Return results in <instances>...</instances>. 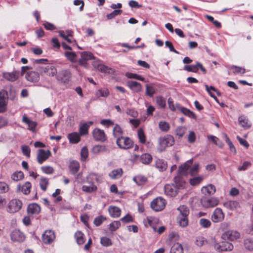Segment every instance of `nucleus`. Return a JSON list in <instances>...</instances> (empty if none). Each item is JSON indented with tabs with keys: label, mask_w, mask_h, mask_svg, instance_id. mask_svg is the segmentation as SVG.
Wrapping results in <instances>:
<instances>
[{
	"label": "nucleus",
	"mask_w": 253,
	"mask_h": 253,
	"mask_svg": "<svg viewBox=\"0 0 253 253\" xmlns=\"http://www.w3.org/2000/svg\"><path fill=\"white\" fill-rule=\"evenodd\" d=\"M41 211V207L37 204L33 203L29 204L27 208V211L29 214H38Z\"/></svg>",
	"instance_id": "24"
},
{
	"label": "nucleus",
	"mask_w": 253,
	"mask_h": 253,
	"mask_svg": "<svg viewBox=\"0 0 253 253\" xmlns=\"http://www.w3.org/2000/svg\"><path fill=\"white\" fill-rule=\"evenodd\" d=\"M94 58L93 54L90 52H81V58L79 60L78 62L81 66L87 68L88 66L87 61L94 59Z\"/></svg>",
	"instance_id": "8"
},
{
	"label": "nucleus",
	"mask_w": 253,
	"mask_h": 253,
	"mask_svg": "<svg viewBox=\"0 0 253 253\" xmlns=\"http://www.w3.org/2000/svg\"><path fill=\"white\" fill-rule=\"evenodd\" d=\"M100 243L104 247H109L112 245L111 240L107 237H102L100 238Z\"/></svg>",
	"instance_id": "54"
},
{
	"label": "nucleus",
	"mask_w": 253,
	"mask_h": 253,
	"mask_svg": "<svg viewBox=\"0 0 253 253\" xmlns=\"http://www.w3.org/2000/svg\"><path fill=\"white\" fill-rule=\"evenodd\" d=\"M214 248L218 252L231 251L233 249V245L230 243L224 241L216 243Z\"/></svg>",
	"instance_id": "10"
},
{
	"label": "nucleus",
	"mask_w": 253,
	"mask_h": 253,
	"mask_svg": "<svg viewBox=\"0 0 253 253\" xmlns=\"http://www.w3.org/2000/svg\"><path fill=\"white\" fill-rule=\"evenodd\" d=\"M179 110L184 115L191 118H196L195 114L193 112L191 111L189 109L185 107H182L180 108Z\"/></svg>",
	"instance_id": "43"
},
{
	"label": "nucleus",
	"mask_w": 253,
	"mask_h": 253,
	"mask_svg": "<svg viewBox=\"0 0 253 253\" xmlns=\"http://www.w3.org/2000/svg\"><path fill=\"white\" fill-rule=\"evenodd\" d=\"M177 220L179 226L181 227H185L187 226L188 224V216L178 215Z\"/></svg>",
	"instance_id": "37"
},
{
	"label": "nucleus",
	"mask_w": 253,
	"mask_h": 253,
	"mask_svg": "<svg viewBox=\"0 0 253 253\" xmlns=\"http://www.w3.org/2000/svg\"><path fill=\"white\" fill-rule=\"evenodd\" d=\"M22 122L28 126V129L32 132H36V127L38 125L36 122L29 119L26 114H24L22 117Z\"/></svg>",
	"instance_id": "17"
},
{
	"label": "nucleus",
	"mask_w": 253,
	"mask_h": 253,
	"mask_svg": "<svg viewBox=\"0 0 253 253\" xmlns=\"http://www.w3.org/2000/svg\"><path fill=\"white\" fill-rule=\"evenodd\" d=\"M24 177V174L21 171H16L11 175V179L15 181L22 179Z\"/></svg>",
	"instance_id": "46"
},
{
	"label": "nucleus",
	"mask_w": 253,
	"mask_h": 253,
	"mask_svg": "<svg viewBox=\"0 0 253 253\" xmlns=\"http://www.w3.org/2000/svg\"><path fill=\"white\" fill-rule=\"evenodd\" d=\"M177 210L179 211V215L188 216L189 214V210L188 207L184 205L180 206Z\"/></svg>",
	"instance_id": "49"
},
{
	"label": "nucleus",
	"mask_w": 253,
	"mask_h": 253,
	"mask_svg": "<svg viewBox=\"0 0 253 253\" xmlns=\"http://www.w3.org/2000/svg\"><path fill=\"white\" fill-rule=\"evenodd\" d=\"M43 72L47 73L49 76L53 77L57 75V71L55 67L53 66H47L42 68Z\"/></svg>",
	"instance_id": "28"
},
{
	"label": "nucleus",
	"mask_w": 253,
	"mask_h": 253,
	"mask_svg": "<svg viewBox=\"0 0 253 253\" xmlns=\"http://www.w3.org/2000/svg\"><path fill=\"white\" fill-rule=\"evenodd\" d=\"M92 65L94 68L102 73H106L109 70V68L108 67L101 64L98 61H93L92 63Z\"/></svg>",
	"instance_id": "30"
},
{
	"label": "nucleus",
	"mask_w": 253,
	"mask_h": 253,
	"mask_svg": "<svg viewBox=\"0 0 253 253\" xmlns=\"http://www.w3.org/2000/svg\"><path fill=\"white\" fill-rule=\"evenodd\" d=\"M156 103L157 105L161 108H165L166 106V101L165 99L162 96L156 97Z\"/></svg>",
	"instance_id": "48"
},
{
	"label": "nucleus",
	"mask_w": 253,
	"mask_h": 253,
	"mask_svg": "<svg viewBox=\"0 0 253 253\" xmlns=\"http://www.w3.org/2000/svg\"><path fill=\"white\" fill-rule=\"evenodd\" d=\"M25 78L28 81L37 82L40 79L39 74L35 71H30L26 73Z\"/></svg>",
	"instance_id": "22"
},
{
	"label": "nucleus",
	"mask_w": 253,
	"mask_h": 253,
	"mask_svg": "<svg viewBox=\"0 0 253 253\" xmlns=\"http://www.w3.org/2000/svg\"><path fill=\"white\" fill-rule=\"evenodd\" d=\"M22 203L17 199H13L10 200L8 204V211L14 213L18 211L22 208Z\"/></svg>",
	"instance_id": "7"
},
{
	"label": "nucleus",
	"mask_w": 253,
	"mask_h": 253,
	"mask_svg": "<svg viewBox=\"0 0 253 253\" xmlns=\"http://www.w3.org/2000/svg\"><path fill=\"white\" fill-rule=\"evenodd\" d=\"M123 173V171L122 169L120 168L112 170L109 174V176L113 179H118L122 176Z\"/></svg>",
	"instance_id": "35"
},
{
	"label": "nucleus",
	"mask_w": 253,
	"mask_h": 253,
	"mask_svg": "<svg viewBox=\"0 0 253 253\" xmlns=\"http://www.w3.org/2000/svg\"><path fill=\"white\" fill-rule=\"evenodd\" d=\"M68 138L70 142L73 144L78 143L81 140L80 135L76 132L69 133L68 135Z\"/></svg>",
	"instance_id": "31"
},
{
	"label": "nucleus",
	"mask_w": 253,
	"mask_h": 253,
	"mask_svg": "<svg viewBox=\"0 0 253 253\" xmlns=\"http://www.w3.org/2000/svg\"><path fill=\"white\" fill-rule=\"evenodd\" d=\"M109 94V91L106 88L100 89L97 92V95L101 97H106Z\"/></svg>",
	"instance_id": "63"
},
{
	"label": "nucleus",
	"mask_w": 253,
	"mask_h": 253,
	"mask_svg": "<svg viewBox=\"0 0 253 253\" xmlns=\"http://www.w3.org/2000/svg\"><path fill=\"white\" fill-rule=\"evenodd\" d=\"M155 88L151 85L147 84L146 86V94L150 97H152L155 93Z\"/></svg>",
	"instance_id": "62"
},
{
	"label": "nucleus",
	"mask_w": 253,
	"mask_h": 253,
	"mask_svg": "<svg viewBox=\"0 0 253 253\" xmlns=\"http://www.w3.org/2000/svg\"><path fill=\"white\" fill-rule=\"evenodd\" d=\"M9 189V186L5 182L0 181V193H5L8 191Z\"/></svg>",
	"instance_id": "61"
},
{
	"label": "nucleus",
	"mask_w": 253,
	"mask_h": 253,
	"mask_svg": "<svg viewBox=\"0 0 253 253\" xmlns=\"http://www.w3.org/2000/svg\"><path fill=\"white\" fill-rule=\"evenodd\" d=\"M193 162V159H191L187 161L183 165L180 166L178 168L177 174L176 176H179L181 179H183L182 176H186L187 175V171L192 164Z\"/></svg>",
	"instance_id": "6"
},
{
	"label": "nucleus",
	"mask_w": 253,
	"mask_h": 253,
	"mask_svg": "<svg viewBox=\"0 0 253 253\" xmlns=\"http://www.w3.org/2000/svg\"><path fill=\"white\" fill-rule=\"evenodd\" d=\"M183 249L182 245L176 243L174 244L171 248L170 253H183Z\"/></svg>",
	"instance_id": "39"
},
{
	"label": "nucleus",
	"mask_w": 253,
	"mask_h": 253,
	"mask_svg": "<svg viewBox=\"0 0 253 253\" xmlns=\"http://www.w3.org/2000/svg\"><path fill=\"white\" fill-rule=\"evenodd\" d=\"M51 152L49 150L45 151L43 149H40L38 152L37 161L40 164H42L44 161L48 159L51 155Z\"/></svg>",
	"instance_id": "16"
},
{
	"label": "nucleus",
	"mask_w": 253,
	"mask_h": 253,
	"mask_svg": "<svg viewBox=\"0 0 253 253\" xmlns=\"http://www.w3.org/2000/svg\"><path fill=\"white\" fill-rule=\"evenodd\" d=\"M108 151L107 147L104 145H97L94 146L92 151L94 154H98L102 152H105Z\"/></svg>",
	"instance_id": "36"
},
{
	"label": "nucleus",
	"mask_w": 253,
	"mask_h": 253,
	"mask_svg": "<svg viewBox=\"0 0 253 253\" xmlns=\"http://www.w3.org/2000/svg\"><path fill=\"white\" fill-rule=\"evenodd\" d=\"M74 238L78 245H83L85 241L84 234L81 231H77L74 235Z\"/></svg>",
	"instance_id": "27"
},
{
	"label": "nucleus",
	"mask_w": 253,
	"mask_h": 253,
	"mask_svg": "<svg viewBox=\"0 0 253 253\" xmlns=\"http://www.w3.org/2000/svg\"><path fill=\"white\" fill-rule=\"evenodd\" d=\"M156 167L160 171H164L167 168V163L163 159H159L155 162Z\"/></svg>",
	"instance_id": "29"
},
{
	"label": "nucleus",
	"mask_w": 253,
	"mask_h": 253,
	"mask_svg": "<svg viewBox=\"0 0 253 253\" xmlns=\"http://www.w3.org/2000/svg\"><path fill=\"white\" fill-rule=\"evenodd\" d=\"M32 187L30 182H26L23 185L19 184L17 186V191H21L25 195H28L30 193Z\"/></svg>",
	"instance_id": "21"
},
{
	"label": "nucleus",
	"mask_w": 253,
	"mask_h": 253,
	"mask_svg": "<svg viewBox=\"0 0 253 253\" xmlns=\"http://www.w3.org/2000/svg\"><path fill=\"white\" fill-rule=\"evenodd\" d=\"M122 10L120 9H115L111 13L107 15V18L108 19L114 18L115 16L120 15L122 13Z\"/></svg>",
	"instance_id": "64"
},
{
	"label": "nucleus",
	"mask_w": 253,
	"mask_h": 253,
	"mask_svg": "<svg viewBox=\"0 0 253 253\" xmlns=\"http://www.w3.org/2000/svg\"><path fill=\"white\" fill-rule=\"evenodd\" d=\"M166 204V202L164 199L161 197H157L152 201L151 206L154 211H159L165 208Z\"/></svg>",
	"instance_id": "5"
},
{
	"label": "nucleus",
	"mask_w": 253,
	"mask_h": 253,
	"mask_svg": "<svg viewBox=\"0 0 253 253\" xmlns=\"http://www.w3.org/2000/svg\"><path fill=\"white\" fill-rule=\"evenodd\" d=\"M203 178L202 176H198L193 177L189 180L190 184L192 186H195L201 182Z\"/></svg>",
	"instance_id": "59"
},
{
	"label": "nucleus",
	"mask_w": 253,
	"mask_h": 253,
	"mask_svg": "<svg viewBox=\"0 0 253 253\" xmlns=\"http://www.w3.org/2000/svg\"><path fill=\"white\" fill-rule=\"evenodd\" d=\"M93 124V122L91 121L88 122L84 123L79 129L80 134L81 135L87 134L88 133V128L90 126Z\"/></svg>",
	"instance_id": "33"
},
{
	"label": "nucleus",
	"mask_w": 253,
	"mask_h": 253,
	"mask_svg": "<svg viewBox=\"0 0 253 253\" xmlns=\"http://www.w3.org/2000/svg\"><path fill=\"white\" fill-rule=\"evenodd\" d=\"M152 161V156L148 153L143 154L140 156V161L144 164H149Z\"/></svg>",
	"instance_id": "41"
},
{
	"label": "nucleus",
	"mask_w": 253,
	"mask_h": 253,
	"mask_svg": "<svg viewBox=\"0 0 253 253\" xmlns=\"http://www.w3.org/2000/svg\"><path fill=\"white\" fill-rule=\"evenodd\" d=\"M124 133L122 128L118 124H116L113 129V135L115 138L118 139V138L123 136Z\"/></svg>",
	"instance_id": "32"
},
{
	"label": "nucleus",
	"mask_w": 253,
	"mask_h": 253,
	"mask_svg": "<svg viewBox=\"0 0 253 253\" xmlns=\"http://www.w3.org/2000/svg\"><path fill=\"white\" fill-rule=\"evenodd\" d=\"M125 75L127 78L129 79H134L141 81H144L145 80L144 78L135 73L127 72L126 73Z\"/></svg>",
	"instance_id": "47"
},
{
	"label": "nucleus",
	"mask_w": 253,
	"mask_h": 253,
	"mask_svg": "<svg viewBox=\"0 0 253 253\" xmlns=\"http://www.w3.org/2000/svg\"><path fill=\"white\" fill-rule=\"evenodd\" d=\"M223 206L226 209L231 211L235 210L240 207L239 203L238 201L232 200L224 202Z\"/></svg>",
	"instance_id": "25"
},
{
	"label": "nucleus",
	"mask_w": 253,
	"mask_h": 253,
	"mask_svg": "<svg viewBox=\"0 0 253 253\" xmlns=\"http://www.w3.org/2000/svg\"><path fill=\"white\" fill-rule=\"evenodd\" d=\"M69 168L70 171L72 174H76L80 169V163L77 161H72L70 162Z\"/></svg>",
	"instance_id": "26"
},
{
	"label": "nucleus",
	"mask_w": 253,
	"mask_h": 253,
	"mask_svg": "<svg viewBox=\"0 0 253 253\" xmlns=\"http://www.w3.org/2000/svg\"><path fill=\"white\" fill-rule=\"evenodd\" d=\"M240 237V233L235 230H228L224 232L222 235V238L224 240H228L232 241H235Z\"/></svg>",
	"instance_id": "12"
},
{
	"label": "nucleus",
	"mask_w": 253,
	"mask_h": 253,
	"mask_svg": "<svg viewBox=\"0 0 253 253\" xmlns=\"http://www.w3.org/2000/svg\"><path fill=\"white\" fill-rule=\"evenodd\" d=\"M219 203L218 200L214 197H203L201 199L202 206L205 208H210L215 207Z\"/></svg>",
	"instance_id": "9"
},
{
	"label": "nucleus",
	"mask_w": 253,
	"mask_h": 253,
	"mask_svg": "<svg viewBox=\"0 0 253 253\" xmlns=\"http://www.w3.org/2000/svg\"><path fill=\"white\" fill-rule=\"evenodd\" d=\"M110 216L113 218L119 217L121 215V210L118 207L110 206L108 208Z\"/></svg>",
	"instance_id": "23"
},
{
	"label": "nucleus",
	"mask_w": 253,
	"mask_h": 253,
	"mask_svg": "<svg viewBox=\"0 0 253 253\" xmlns=\"http://www.w3.org/2000/svg\"><path fill=\"white\" fill-rule=\"evenodd\" d=\"M231 69L233 70V73L234 74L242 75L246 72V69L245 68L237 66H232Z\"/></svg>",
	"instance_id": "52"
},
{
	"label": "nucleus",
	"mask_w": 253,
	"mask_h": 253,
	"mask_svg": "<svg viewBox=\"0 0 253 253\" xmlns=\"http://www.w3.org/2000/svg\"><path fill=\"white\" fill-rule=\"evenodd\" d=\"M127 86L135 92H139L142 91V87L140 83L133 81H129L127 83Z\"/></svg>",
	"instance_id": "19"
},
{
	"label": "nucleus",
	"mask_w": 253,
	"mask_h": 253,
	"mask_svg": "<svg viewBox=\"0 0 253 253\" xmlns=\"http://www.w3.org/2000/svg\"><path fill=\"white\" fill-rule=\"evenodd\" d=\"M199 164L195 163L192 167L190 166L189 169V173L192 176L197 175L199 172Z\"/></svg>",
	"instance_id": "40"
},
{
	"label": "nucleus",
	"mask_w": 253,
	"mask_h": 253,
	"mask_svg": "<svg viewBox=\"0 0 253 253\" xmlns=\"http://www.w3.org/2000/svg\"><path fill=\"white\" fill-rule=\"evenodd\" d=\"M97 190V187L93 184L91 186L84 185L82 187V190L86 193H92L96 191Z\"/></svg>",
	"instance_id": "51"
},
{
	"label": "nucleus",
	"mask_w": 253,
	"mask_h": 253,
	"mask_svg": "<svg viewBox=\"0 0 253 253\" xmlns=\"http://www.w3.org/2000/svg\"><path fill=\"white\" fill-rule=\"evenodd\" d=\"M121 225L119 221H114L109 224V230L111 232L115 231L121 226Z\"/></svg>",
	"instance_id": "55"
},
{
	"label": "nucleus",
	"mask_w": 253,
	"mask_h": 253,
	"mask_svg": "<svg viewBox=\"0 0 253 253\" xmlns=\"http://www.w3.org/2000/svg\"><path fill=\"white\" fill-rule=\"evenodd\" d=\"M174 142V137L170 134L161 136L158 140L157 150L160 152H163L167 148L173 145Z\"/></svg>",
	"instance_id": "2"
},
{
	"label": "nucleus",
	"mask_w": 253,
	"mask_h": 253,
	"mask_svg": "<svg viewBox=\"0 0 253 253\" xmlns=\"http://www.w3.org/2000/svg\"><path fill=\"white\" fill-rule=\"evenodd\" d=\"M19 73L17 71L12 72H4L3 73V77L7 81L14 82L19 78Z\"/></svg>",
	"instance_id": "18"
},
{
	"label": "nucleus",
	"mask_w": 253,
	"mask_h": 253,
	"mask_svg": "<svg viewBox=\"0 0 253 253\" xmlns=\"http://www.w3.org/2000/svg\"><path fill=\"white\" fill-rule=\"evenodd\" d=\"M238 122L240 126L245 129L250 128L252 126L251 123L249 121L248 118L244 115L239 117Z\"/></svg>",
	"instance_id": "20"
},
{
	"label": "nucleus",
	"mask_w": 253,
	"mask_h": 253,
	"mask_svg": "<svg viewBox=\"0 0 253 253\" xmlns=\"http://www.w3.org/2000/svg\"><path fill=\"white\" fill-rule=\"evenodd\" d=\"M41 169L43 173L47 174H52L54 172V169L51 166H42Z\"/></svg>",
	"instance_id": "60"
},
{
	"label": "nucleus",
	"mask_w": 253,
	"mask_h": 253,
	"mask_svg": "<svg viewBox=\"0 0 253 253\" xmlns=\"http://www.w3.org/2000/svg\"><path fill=\"white\" fill-rule=\"evenodd\" d=\"M245 248L249 251H253V240L251 239H247L244 241Z\"/></svg>",
	"instance_id": "57"
},
{
	"label": "nucleus",
	"mask_w": 253,
	"mask_h": 253,
	"mask_svg": "<svg viewBox=\"0 0 253 253\" xmlns=\"http://www.w3.org/2000/svg\"><path fill=\"white\" fill-rule=\"evenodd\" d=\"M64 55L71 62L75 63L77 62V55L75 52L65 51Z\"/></svg>",
	"instance_id": "34"
},
{
	"label": "nucleus",
	"mask_w": 253,
	"mask_h": 253,
	"mask_svg": "<svg viewBox=\"0 0 253 253\" xmlns=\"http://www.w3.org/2000/svg\"><path fill=\"white\" fill-rule=\"evenodd\" d=\"M159 127L162 131L167 132L169 130L170 126L166 121H160L159 124Z\"/></svg>",
	"instance_id": "44"
},
{
	"label": "nucleus",
	"mask_w": 253,
	"mask_h": 253,
	"mask_svg": "<svg viewBox=\"0 0 253 253\" xmlns=\"http://www.w3.org/2000/svg\"><path fill=\"white\" fill-rule=\"evenodd\" d=\"M88 156V149L86 146L83 147L81 152V160L85 161L87 158Z\"/></svg>",
	"instance_id": "56"
},
{
	"label": "nucleus",
	"mask_w": 253,
	"mask_h": 253,
	"mask_svg": "<svg viewBox=\"0 0 253 253\" xmlns=\"http://www.w3.org/2000/svg\"><path fill=\"white\" fill-rule=\"evenodd\" d=\"M224 136L225 138V141L229 146V148L230 152L233 153L234 155H236L237 153V151L233 144L231 141V140H230L229 138L228 137L226 134H225Z\"/></svg>",
	"instance_id": "45"
},
{
	"label": "nucleus",
	"mask_w": 253,
	"mask_h": 253,
	"mask_svg": "<svg viewBox=\"0 0 253 253\" xmlns=\"http://www.w3.org/2000/svg\"><path fill=\"white\" fill-rule=\"evenodd\" d=\"M92 136L96 141L104 142L107 139L106 135L103 130L95 128L92 132Z\"/></svg>",
	"instance_id": "13"
},
{
	"label": "nucleus",
	"mask_w": 253,
	"mask_h": 253,
	"mask_svg": "<svg viewBox=\"0 0 253 253\" xmlns=\"http://www.w3.org/2000/svg\"><path fill=\"white\" fill-rule=\"evenodd\" d=\"M199 224L203 228H209L211 226V222L210 220L206 218H201L199 221Z\"/></svg>",
	"instance_id": "58"
},
{
	"label": "nucleus",
	"mask_w": 253,
	"mask_h": 253,
	"mask_svg": "<svg viewBox=\"0 0 253 253\" xmlns=\"http://www.w3.org/2000/svg\"><path fill=\"white\" fill-rule=\"evenodd\" d=\"M11 239L13 242H22L25 239V235L18 229L13 230L10 234Z\"/></svg>",
	"instance_id": "15"
},
{
	"label": "nucleus",
	"mask_w": 253,
	"mask_h": 253,
	"mask_svg": "<svg viewBox=\"0 0 253 253\" xmlns=\"http://www.w3.org/2000/svg\"><path fill=\"white\" fill-rule=\"evenodd\" d=\"M55 239V233L51 230L45 231L42 235V241L45 244H51Z\"/></svg>",
	"instance_id": "11"
},
{
	"label": "nucleus",
	"mask_w": 253,
	"mask_h": 253,
	"mask_svg": "<svg viewBox=\"0 0 253 253\" xmlns=\"http://www.w3.org/2000/svg\"><path fill=\"white\" fill-rule=\"evenodd\" d=\"M72 73L69 70L60 71L56 76L57 81L63 84H68L71 80Z\"/></svg>",
	"instance_id": "4"
},
{
	"label": "nucleus",
	"mask_w": 253,
	"mask_h": 253,
	"mask_svg": "<svg viewBox=\"0 0 253 253\" xmlns=\"http://www.w3.org/2000/svg\"><path fill=\"white\" fill-rule=\"evenodd\" d=\"M49 184V180L47 178L42 177L40 181V186L41 189L45 191H46L47 186Z\"/></svg>",
	"instance_id": "42"
},
{
	"label": "nucleus",
	"mask_w": 253,
	"mask_h": 253,
	"mask_svg": "<svg viewBox=\"0 0 253 253\" xmlns=\"http://www.w3.org/2000/svg\"><path fill=\"white\" fill-rule=\"evenodd\" d=\"M137 135L139 142L142 144L146 142V135L142 128H139L137 132Z\"/></svg>",
	"instance_id": "50"
},
{
	"label": "nucleus",
	"mask_w": 253,
	"mask_h": 253,
	"mask_svg": "<svg viewBox=\"0 0 253 253\" xmlns=\"http://www.w3.org/2000/svg\"><path fill=\"white\" fill-rule=\"evenodd\" d=\"M173 184H167L164 187V192L166 195L170 197H175L179 190L185 188L186 183L184 179H181L179 176H175L173 179Z\"/></svg>",
	"instance_id": "1"
},
{
	"label": "nucleus",
	"mask_w": 253,
	"mask_h": 253,
	"mask_svg": "<svg viewBox=\"0 0 253 253\" xmlns=\"http://www.w3.org/2000/svg\"><path fill=\"white\" fill-rule=\"evenodd\" d=\"M200 69L204 74H206L207 70L203 67V65L200 62H197L195 65H192V72L197 73L199 69Z\"/></svg>",
	"instance_id": "38"
},
{
	"label": "nucleus",
	"mask_w": 253,
	"mask_h": 253,
	"mask_svg": "<svg viewBox=\"0 0 253 253\" xmlns=\"http://www.w3.org/2000/svg\"><path fill=\"white\" fill-rule=\"evenodd\" d=\"M224 218V213L221 209L216 208L213 211L211 216V220L214 223H218L222 221Z\"/></svg>",
	"instance_id": "14"
},
{
	"label": "nucleus",
	"mask_w": 253,
	"mask_h": 253,
	"mask_svg": "<svg viewBox=\"0 0 253 253\" xmlns=\"http://www.w3.org/2000/svg\"><path fill=\"white\" fill-rule=\"evenodd\" d=\"M116 144L118 147L121 149L127 150L133 147V140L127 136H122L116 139Z\"/></svg>",
	"instance_id": "3"
},
{
	"label": "nucleus",
	"mask_w": 253,
	"mask_h": 253,
	"mask_svg": "<svg viewBox=\"0 0 253 253\" xmlns=\"http://www.w3.org/2000/svg\"><path fill=\"white\" fill-rule=\"evenodd\" d=\"M147 178L143 176H137L134 177L133 180L138 185H142L147 181Z\"/></svg>",
	"instance_id": "53"
}]
</instances>
